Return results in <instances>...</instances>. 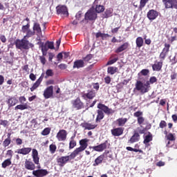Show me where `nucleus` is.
<instances>
[{
	"mask_svg": "<svg viewBox=\"0 0 177 177\" xmlns=\"http://www.w3.org/2000/svg\"><path fill=\"white\" fill-rule=\"evenodd\" d=\"M77 157V155L73 152H72L69 156H62L57 159V162H58L59 167H64L68 161L71 160H74Z\"/></svg>",
	"mask_w": 177,
	"mask_h": 177,
	"instance_id": "f257e3e1",
	"label": "nucleus"
},
{
	"mask_svg": "<svg viewBox=\"0 0 177 177\" xmlns=\"http://www.w3.org/2000/svg\"><path fill=\"white\" fill-rule=\"evenodd\" d=\"M88 142H89V140L85 138V139H82L80 141V147L77 148L73 153L76 155L78 156V154L82 151H84V150H85V149H86V147H88Z\"/></svg>",
	"mask_w": 177,
	"mask_h": 177,
	"instance_id": "f03ea898",
	"label": "nucleus"
},
{
	"mask_svg": "<svg viewBox=\"0 0 177 177\" xmlns=\"http://www.w3.org/2000/svg\"><path fill=\"white\" fill-rule=\"evenodd\" d=\"M17 49H28V41L27 39H23L21 40H17L15 42Z\"/></svg>",
	"mask_w": 177,
	"mask_h": 177,
	"instance_id": "7ed1b4c3",
	"label": "nucleus"
},
{
	"mask_svg": "<svg viewBox=\"0 0 177 177\" xmlns=\"http://www.w3.org/2000/svg\"><path fill=\"white\" fill-rule=\"evenodd\" d=\"M97 17V14H96V12L93 10H88L84 15L85 20H96Z\"/></svg>",
	"mask_w": 177,
	"mask_h": 177,
	"instance_id": "20e7f679",
	"label": "nucleus"
},
{
	"mask_svg": "<svg viewBox=\"0 0 177 177\" xmlns=\"http://www.w3.org/2000/svg\"><path fill=\"white\" fill-rule=\"evenodd\" d=\"M56 9L57 15L64 16V17H67V16H68V10H67V7H66V6H57Z\"/></svg>",
	"mask_w": 177,
	"mask_h": 177,
	"instance_id": "39448f33",
	"label": "nucleus"
},
{
	"mask_svg": "<svg viewBox=\"0 0 177 177\" xmlns=\"http://www.w3.org/2000/svg\"><path fill=\"white\" fill-rule=\"evenodd\" d=\"M135 89L140 91L142 93H147V92H149V88H147L140 81H137Z\"/></svg>",
	"mask_w": 177,
	"mask_h": 177,
	"instance_id": "423d86ee",
	"label": "nucleus"
},
{
	"mask_svg": "<svg viewBox=\"0 0 177 177\" xmlns=\"http://www.w3.org/2000/svg\"><path fill=\"white\" fill-rule=\"evenodd\" d=\"M73 109H76L77 110H81L82 107H84V104L81 102L80 98H77L71 102Z\"/></svg>",
	"mask_w": 177,
	"mask_h": 177,
	"instance_id": "0eeeda50",
	"label": "nucleus"
},
{
	"mask_svg": "<svg viewBox=\"0 0 177 177\" xmlns=\"http://www.w3.org/2000/svg\"><path fill=\"white\" fill-rule=\"evenodd\" d=\"M49 174L48 171H46V169H37V170H33L32 175L36 177H44L46 176Z\"/></svg>",
	"mask_w": 177,
	"mask_h": 177,
	"instance_id": "6e6552de",
	"label": "nucleus"
},
{
	"mask_svg": "<svg viewBox=\"0 0 177 177\" xmlns=\"http://www.w3.org/2000/svg\"><path fill=\"white\" fill-rule=\"evenodd\" d=\"M6 103L8 104V109H10V107H13V106H16L19 103V100L16 97L9 96Z\"/></svg>",
	"mask_w": 177,
	"mask_h": 177,
	"instance_id": "1a4fd4ad",
	"label": "nucleus"
},
{
	"mask_svg": "<svg viewBox=\"0 0 177 177\" xmlns=\"http://www.w3.org/2000/svg\"><path fill=\"white\" fill-rule=\"evenodd\" d=\"M66 138H67V131H66V130L62 129L57 133V139H58V140L63 141V140H66Z\"/></svg>",
	"mask_w": 177,
	"mask_h": 177,
	"instance_id": "9d476101",
	"label": "nucleus"
},
{
	"mask_svg": "<svg viewBox=\"0 0 177 177\" xmlns=\"http://www.w3.org/2000/svg\"><path fill=\"white\" fill-rule=\"evenodd\" d=\"M53 95V86H48L44 93V96L45 99H49Z\"/></svg>",
	"mask_w": 177,
	"mask_h": 177,
	"instance_id": "9b49d317",
	"label": "nucleus"
},
{
	"mask_svg": "<svg viewBox=\"0 0 177 177\" xmlns=\"http://www.w3.org/2000/svg\"><path fill=\"white\" fill-rule=\"evenodd\" d=\"M106 145L107 141L97 146L90 147V149H93L95 151H103V150L106 149V148L107 147Z\"/></svg>",
	"mask_w": 177,
	"mask_h": 177,
	"instance_id": "f8f14e48",
	"label": "nucleus"
},
{
	"mask_svg": "<svg viewBox=\"0 0 177 177\" xmlns=\"http://www.w3.org/2000/svg\"><path fill=\"white\" fill-rule=\"evenodd\" d=\"M147 16L149 20H156L158 17V12L154 10H151L147 12Z\"/></svg>",
	"mask_w": 177,
	"mask_h": 177,
	"instance_id": "ddd939ff",
	"label": "nucleus"
},
{
	"mask_svg": "<svg viewBox=\"0 0 177 177\" xmlns=\"http://www.w3.org/2000/svg\"><path fill=\"white\" fill-rule=\"evenodd\" d=\"M177 9V0H168L166 3V9Z\"/></svg>",
	"mask_w": 177,
	"mask_h": 177,
	"instance_id": "4468645a",
	"label": "nucleus"
},
{
	"mask_svg": "<svg viewBox=\"0 0 177 177\" xmlns=\"http://www.w3.org/2000/svg\"><path fill=\"white\" fill-rule=\"evenodd\" d=\"M97 109H100V110H101V111L102 112L104 111L105 114H111V109H110L109 106L103 104H99L97 105Z\"/></svg>",
	"mask_w": 177,
	"mask_h": 177,
	"instance_id": "2eb2a0df",
	"label": "nucleus"
},
{
	"mask_svg": "<svg viewBox=\"0 0 177 177\" xmlns=\"http://www.w3.org/2000/svg\"><path fill=\"white\" fill-rule=\"evenodd\" d=\"M25 168L29 171H34L35 169V165L32 162L26 160Z\"/></svg>",
	"mask_w": 177,
	"mask_h": 177,
	"instance_id": "dca6fc26",
	"label": "nucleus"
},
{
	"mask_svg": "<svg viewBox=\"0 0 177 177\" xmlns=\"http://www.w3.org/2000/svg\"><path fill=\"white\" fill-rule=\"evenodd\" d=\"M32 157L33 158L35 164H37L38 165V164H39V157H38V151H37V149H32Z\"/></svg>",
	"mask_w": 177,
	"mask_h": 177,
	"instance_id": "f3484780",
	"label": "nucleus"
},
{
	"mask_svg": "<svg viewBox=\"0 0 177 177\" xmlns=\"http://www.w3.org/2000/svg\"><path fill=\"white\" fill-rule=\"evenodd\" d=\"M124 132V129L122 128L119 127L111 130V133L113 136H120L122 135Z\"/></svg>",
	"mask_w": 177,
	"mask_h": 177,
	"instance_id": "a211bd4d",
	"label": "nucleus"
},
{
	"mask_svg": "<svg viewBox=\"0 0 177 177\" xmlns=\"http://www.w3.org/2000/svg\"><path fill=\"white\" fill-rule=\"evenodd\" d=\"M96 95V93L93 91H90L87 93H84L82 97L84 99H93Z\"/></svg>",
	"mask_w": 177,
	"mask_h": 177,
	"instance_id": "6ab92c4d",
	"label": "nucleus"
},
{
	"mask_svg": "<svg viewBox=\"0 0 177 177\" xmlns=\"http://www.w3.org/2000/svg\"><path fill=\"white\" fill-rule=\"evenodd\" d=\"M84 66V63L82 59H77L75 61L73 68H82Z\"/></svg>",
	"mask_w": 177,
	"mask_h": 177,
	"instance_id": "aec40b11",
	"label": "nucleus"
},
{
	"mask_svg": "<svg viewBox=\"0 0 177 177\" xmlns=\"http://www.w3.org/2000/svg\"><path fill=\"white\" fill-rule=\"evenodd\" d=\"M97 115L95 120V122H100L103 118H104V113H103V111L102 110H97Z\"/></svg>",
	"mask_w": 177,
	"mask_h": 177,
	"instance_id": "412c9836",
	"label": "nucleus"
},
{
	"mask_svg": "<svg viewBox=\"0 0 177 177\" xmlns=\"http://www.w3.org/2000/svg\"><path fill=\"white\" fill-rule=\"evenodd\" d=\"M81 127H82V128H84L85 129H88V131H90L91 129H95L97 127V125L89 123H82L81 124Z\"/></svg>",
	"mask_w": 177,
	"mask_h": 177,
	"instance_id": "4be33fe9",
	"label": "nucleus"
},
{
	"mask_svg": "<svg viewBox=\"0 0 177 177\" xmlns=\"http://www.w3.org/2000/svg\"><path fill=\"white\" fill-rule=\"evenodd\" d=\"M41 82H42V77H40L37 81L36 82L33 84V86L30 88V91L31 92H34V91H35V89L37 88H38L39 86V85H41Z\"/></svg>",
	"mask_w": 177,
	"mask_h": 177,
	"instance_id": "5701e85b",
	"label": "nucleus"
},
{
	"mask_svg": "<svg viewBox=\"0 0 177 177\" xmlns=\"http://www.w3.org/2000/svg\"><path fill=\"white\" fill-rule=\"evenodd\" d=\"M31 151V148H22L20 149H18V154H23L24 156H26V154H28Z\"/></svg>",
	"mask_w": 177,
	"mask_h": 177,
	"instance_id": "b1692460",
	"label": "nucleus"
},
{
	"mask_svg": "<svg viewBox=\"0 0 177 177\" xmlns=\"http://www.w3.org/2000/svg\"><path fill=\"white\" fill-rule=\"evenodd\" d=\"M162 68V62H159L152 66L153 71H160Z\"/></svg>",
	"mask_w": 177,
	"mask_h": 177,
	"instance_id": "393cba45",
	"label": "nucleus"
},
{
	"mask_svg": "<svg viewBox=\"0 0 177 177\" xmlns=\"http://www.w3.org/2000/svg\"><path fill=\"white\" fill-rule=\"evenodd\" d=\"M128 43H124L122 46H120L118 49L115 50L116 53H120L123 50H125L128 48Z\"/></svg>",
	"mask_w": 177,
	"mask_h": 177,
	"instance_id": "a878e982",
	"label": "nucleus"
},
{
	"mask_svg": "<svg viewBox=\"0 0 177 177\" xmlns=\"http://www.w3.org/2000/svg\"><path fill=\"white\" fill-rule=\"evenodd\" d=\"M107 37H111V36L109 34H104V33H102L100 32H97L95 34L96 38H102V39H106V38H107Z\"/></svg>",
	"mask_w": 177,
	"mask_h": 177,
	"instance_id": "bb28decb",
	"label": "nucleus"
},
{
	"mask_svg": "<svg viewBox=\"0 0 177 177\" xmlns=\"http://www.w3.org/2000/svg\"><path fill=\"white\" fill-rule=\"evenodd\" d=\"M33 31H37V34H39V32H41L42 30H41V26H39V24L38 22H35L33 25Z\"/></svg>",
	"mask_w": 177,
	"mask_h": 177,
	"instance_id": "cd10ccee",
	"label": "nucleus"
},
{
	"mask_svg": "<svg viewBox=\"0 0 177 177\" xmlns=\"http://www.w3.org/2000/svg\"><path fill=\"white\" fill-rule=\"evenodd\" d=\"M117 67L115 66H110L107 69V72L108 74H111V75H113V74H115V73H117Z\"/></svg>",
	"mask_w": 177,
	"mask_h": 177,
	"instance_id": "c85d7f7f",
	"label": "nucleus"
},
{
	"mask_svg": "<svg viewBox=\"0 0 177 177\" xmlns=\"http://www.w3.org/2000/svg\"><path fill=\"white\" fill-rule=\"evenodd\" d=\"M35 35V31L28 30V32H26V35L24 36V39H28V38Z\"/></svg>",
	"mask_w": 177,
	"mask_h": 177,
	"instance_id": "c756f323",
	"label": "nucleus"
},
{
	"mask_svg": "<svg viewBox=\"0 0 177 177\" xmlns=\"http://www.w3.org/2000/svg\"><path fill=\"white\" fill-rule=\"evenodd\" d=\"M27 109H28L27 104H19L15 107V110H27Z\"/></svg>",
	"mask_w": 177,
	"mask_h": 177,
	"instance_id": "7c9ffc66",
	"label": "nucleus"
},
{
	"mask_svg": "<svg viewBox=\"0 0 177 177\" xmlns=\"http://www.w3.org/2000/svg\"><path fill=\"white\" fill-rule=\"evenodd\" d=\"M104 156H100L95 160V163L93 164L94 167H96V165H99V164H102L103 162Z\"/></svg>",
	"mask_w": 177,
	"mask_h": 177,
	"instance_id": "2f4dec72",
	"label": "nucleus"
},
{
	"mask_svg": "<svg viewBox=\"0 0 177 177\" xmlns=\"http://www.w3.org/2000/svg\"><path fill=\"white\" fill-rule=\"evenodd\" d=\"M139 133H136L131 138L130 142L131 143H135V142H138L139 140Z\"/></svg>",
	"mask_w": 177,
	"mask_h": 177,
	"instance_id": "473e14b6",
	"label": "nucleus"
},
{
	"mask_svg": "<svg viewBox=\"0 0 177 177\" xmlns=\"http://www.w3.org/2000/svg\"><path fill=\"white\" fill-rule=\"evenodd\" d=\"M127 118H121L117 120V122H118L119 127H124V125H125V123L127 122Z\"/></svg>",
	"mask_w": 177,
	"mask_h": 177,
	"instance_id": "72a5a7b5",
	"label": "nucleus"
},
{
	"mask_svg": "<svg viewBox=\"0 0 177 177\" xmlns=\"http://www.w3.org/2000/svg\"><path fill=\"white\" fill-rule=\"evenodd\" d=\"M136 46L138 48H142L143 46V38L139 37L136 39Z\"/></svg>",
	"mask_w": 177,
	"mask_h": 177,
	"instance_id": "f704fd0d",
	"label": "nucleus"
},
{
	"mask_svg": "<svg viewBox=\"0 0 177 177\" xmlns=\"http://www.w3.org/2000/svg\"><path fill=\"white\" fill-rule=\"evenodd\" d=\"M12 161L10 160V158L6 159L1 164L2 168H6V167H9V165H11Z\"/></svg>",
	"mask_w": 177,
	"mask_h": 177,
	"instance_id": "c9c22d12",
	"label": "nucleus"
},
{
	"mask_svg": "<svg viewBox=\"0 0 177 177\" xmlns=\"http://www.w3.org/2000/svg\"><path fill=\"white\" fill-rule=\"evenodd\" d=\"M96 13H102V12H104V6L102 5H97L95 7Z\"/></svg>",
	"mask_w": 177,
	"mask_h": 177,
	"instance_id": "e433bc0d",
	"label": "nucleus"
},
{
	"mask_svg": "<svg viewBox=\"0 0 177 177\" xmlns=\"http://www.w3.org/2000/svg\"><path fill=\"white\" fill-rule=\"evenodd\" d=\"M113 13V10L111 9H108L105 11L104 14V17L107 19L109 17H111V14Z\"/></svg>",
	"mask_w": 177,
	"mask_h": 177,
	"instance_id": "4c0bfd02",
	"label": "nucleus"
},
{
	"mask_svg": "<svg viewBox=\"0 0 177 177\" xmlns=\"http://www.w3.org/2000/svg\"><path fill=\"white\" fill-rule=\"evenodd\" d=\"M151 140H153V136H151V134H148L145 136L144 143L146 145V143H149V142H151Z\"/></svg>",
	"mask_w": 177,
	"mask_h": 177,
	"instance_id": "58836bf2",
	"label": "nucleus"
},
{
	"mask_svg": "<svg viewBox=\"0 0 177 177\" xmlns=\"http://www.w3.org/2000/svg\"><path fill=\"white\" fill-rule=\"evenodd\" d=\"M12 143V140L9 138H6L5 140L3 142V147H8L9 145Z\"/></svg>",
	"mask_w": 177,
	"mask_h": 177,
	"instance_id": "ea45409f",
	"label": "nucleus"
},
{
	"mask_svg": "<svg viewBox=\"0 0 177 177\" xmlns=\"http://www.w3.org/2000/svg\"><path fill=\"white\" fill-rule=\"evenodd\" d=\"M30 30V24H27L25 26H22L21 31L22 32H27Z\"/></svg>",
	"mask_w": 177,
	"mask_h": 177,
	"instance_id": "a19ab883",
	"label": "nucleus"
},
{
	"mask_svg": "<svg viewBox=\"0 0 177 177\" xmlns=\"http://www.w3.org/2000/svg\"><path fill=\"white\" fill-rule=\"evenodd\" d=\"M169 48H171V45L168 44H165V48L162 50V52L166 53H168V52H169Z\"/></svg>",
	"mask_w": 177,
	"mask_h": 177,
	"instance_id": "79ce46f5",
	"label": "nucleus"
},
{
	"mask_svg": "<svg viewBox=\"0 0 177 177\" xmlns=\"http://www.w3.org/2000/svg\"><path fill=\"white\" fill-rule=\"evenodd\" d=\"M49 149L51 154H55V151H56L57 147L55 145L52 144L50 145Z\"/></svg>",
	"mask_w": 177,
	"mask_h": 177,
	"instance_id": "37998d69",
	"label": "nucleus"
},
{
	"mask_svg": "<svg viewBox=\"0 0 177 177\" xmlns=\"http://www.w3.org/2000/svg\"><path fill=\"white\" fill-rule=\"evenodd\" d=\"M50 133V129L49 128H46L44 129V131L41 132V135L44 136H46V135H49Z\"/></svg>",
	"mask_w": 177,
	"mask_h": 177,
	"instance_id": "c03bdc74",
	"label": "nucleus"
},
{
	"mask_svg": "<svg viewBox=\"0 0 177 177\" xmlns=\"http://www.w3.org/2000/svg\"><path fill=\"white\" fill-rule=\"evenodd\" d=\"M46 44L48 49H55V45L53 44V41H46Z\"/></svg>",
	"mask_w": 177,
	"mask_h": 177,
	"instance_id": "a18cd8bd",
	"label": "nucleus"
},
{
	"mask_svg": "<svg viewBox=\"0 0 177 177\" xmlns=\"http://www.w3.org/2000/svg\"><path fill=\"white\" fill-rule=\"evenodd\" d=\"M77 146V142L74 140H71L69 143V149H74Z\"/></svg>",
	"mask_w": 177,
	"mask_h": 177,
	"instance_id": "49530a36",
	"label": "nucleus"
},
{
	"mask_svg": "<svg viewBox=\"0 0 177 177\" xmlns=\"http://www.w3.org/2000/svg\"><path fill=\"white\" fill-rule=\"evenodd\" d=\"M118 60V58H114L113 59H111L106 63V66H110L111 64H114Z\"/></svg>",
	"mask_w": 177,
	"mask_h": 177,
	"instance_id": "de8ad7c7",
	"label": "nucleus"
},
{
	"mask_svg": "<svg viewBox=\"0 0 177 177\" xmlns=\"http://www.w3.org/2000/svg\"><path fill=\"white\" fill-rule=\"evenodd\" d=\"M149 0H140V8H145Z\"/></svg>",
	"mask_w": 177,
	"mask_h": 177,
	"instance_id": "09e8293b",
	"label": "nucleus"
},
{
	"mask_svg": "<svg viewBox=\"0 0 177 177\" xmlns=\"http://www.w3.org/2000/svg\"><path fill=\"white\" fill-rule=\"evenodd\" d=\"M143 122H145V118L143 117H139L138 118V123L140 124V125H142V124H143Z\"/></svg>",
	"mask_w": 177,
	"mask_h": 177,
	"instance_id": "8fccbe9b",
	"label": "nucleus"
},
{
	"mask_svg": "<svg viewBox=\"0 0 177 177\" xmlns=\"http://www.w3.org/2000/svg\"><path fill=\"white\" fill-rule=\"evenodd\" d=\"M149 69H142L141 71H140V74H142V75H147V74H149Z\"/></svg>",
	"mask_w": 177,
	"mask_h": 177,
	"instance_id": "3c124183",
	"label": "nucleus"
},
{
	"mask_svg": "<svg viewBox=\"0 0 177 177\" xmlns=\"http://www.w3.org/2000/svg\"><path fill=\"white\" fill-rule=\"evenodd\" d=\"M167 140H171V142L175 140V137H174V134L173 133H169L167 136Z\"/></svg>",
	"mask_w": 177,
	"mask_h": 177,
	"instance_id": "603ef678",
	"label": "nucleus"
},
{
	"mask_svg": "<svg viewBox=\"0 0 177 177\" xmlns=\"http://www.w3.org/2000/svg\"><path fill=\"white\" fill-rule=\"evenodd\" d=\"M46 74L47 77H52V75H53V72L51 69H48L46 72Z\"/></svg>",
	"mask_w": 177,
	"mask_h": 177,
	"instance_id": "864d4df0",
	"label": "nucleus"
},
{
	"mask_svg": "<svg viewBox=\"0 0 177 177\" xmlns=\"http://www.w3.org/2000/svg\"><path fill=\"white\" fill-rule=\"evenodd\" d=\"M149 82L150 84H154V82H157V78L154 76L151 77H150Z\"/></svg>",
	"mask_w": 177,
	"mask_h": 177,
	"instance_id": "5fc2aeb1",
	"label": "nucleus"
},
{
	"mask_svg": "<svg viewBox=\"0 0 177 177\" xmlns=\"http://www.w3.org/2000/svg\"><path fill=\"white\" fill-rule=\"evenodd\" d=\"M167 127V122L164 120H162L160 123V128H165Z\"/></svg>",
	"mask_w": 177,
	"mask_h": 177,
	"instance_id": "6e6d98bb",
	"label": "nucleus"
},
{
	"mask_svg": "<svg viewBox=\"0 0 177 177\" xmlns=\"http://www.w3.org/2000/svg\"><path fill=\"white\" fill-rule=\"evenodd\" d=\"M19 100L21 104H24V102H25L27 100L24 97V96H21V97H19Z\"/></svg>",
	"mask_w": 177,
	"mask_h": 177,
	"instance_id": "4d7b16f0",
	"label": "nucleus"
},
{
	"mask_svg": "<svg viewBox=\"0 0 177 177\" xmlns=\"http://www.w3.org/2000/svg\"><path fill=\"white\" fill-rule=\"evenodd\" d=\"M15 141H16V144L18 146H20V145H23V140H21V138H17Z\"/></svg>",
	"mask_w": 177,
	"mask_h": 177,
	"instance_id": "13d9d810",
	"label": "nucleus"
},
{
	"mask_svg": "<svg viewBox=\"0 0 177 177\" xmlns=\"http://www.w3.org/2000/svg\"><path fill=\"white\" fill-rule=\"evenodd\" d=\"M92 57H93V55H88L86 57H84V60L85 62H89V60H91V59H92Z\"/></svg>",
	"mask_w": 177,
	"mask_h": 177,
	"instance_id": "bf43d9fd",
	"label": "nucleus"
},
{
	"mask_svg": "<svg viewBox=\"0 0 177 177\" xmlns=\"http://www.w3.org/2000/svg\"><path fill=\"white\" fill-rule=\"evenodd\" d=\"M81 16H82V12L81 11H79L76 15H75V17L77 20H80V19H81Z\"/></svg>",
	"mask_w": 177,
	"mask_h": 177,
	"instance_id": "052dcab7",
	"label": "nucleus"
},
{
	"mask_svg": "<svg viewBox=\"0 0 177 177\" xmlns=\"http://www.w3.org/2000/svg\"><path fill=\"white\" fill-rule=\"evenodd\" d=\"M142 114L143 113H142L141 111H137L134 113V117H138V118H139V117H142L140 115H142Z\"/></svg>",
	"mask_w": 177,
	"mask_h": 177,
	"instance_id": "680f3d73",
	"label": "nucleus"
},
{
	"mask_svg": "<svg viewBox=\"0 0 177 177\" xmlns=\"http://www.w3.org/2000/svg\"><path fill=\"white\" fill-rule=\"evenodd\" d=\"M57 59H58V62H60L62 59H63V53H59L57 55Z\"/></svg>",
	"mask_w": 177,
	"mask_h": 177,
	"instance_id": "e2e57ef3",
	"label": "nucleus"
},
{
	"mask_svg": "<svg viewBox=\"0 0 177 177\" xmlns=\"http://www.w3.org/2000/svg\"><path fill=\"white\" fill-rule=\"evenodd\" d=\"M59 68L61 70H66V68H67V65H66L65 64H61L59 66Z\"/></svg>",
	"mask_w": 177,
	"mask_h": 177,
	"instance_id": "0e129e2a",
	"label": "nucleus"
},
{
	"mask_svg": "<svg viewBox=\"0 0 177 177\" xmlns=\"http://www.w3.org/2000/svg\"><path fill=\"white\" fill-rule=\"evenodd\" d=\"M29 77L32 81H35V80H37V77L34 73H30Z\"/></svg>",
	"mask_w": 177,
	"mask_h": 177,
	"instance_id": "69168bd1",
	"label": "nucleus"
},
{
	"mask_svg": "<svg viewBox=\"0 0 177 177\" xmlns=\"http://www.w3.org/2000/svg\"><path fill=\"white\" fill-rule=\"evenodd\" d=\"M39 58H40L41 63H42L43 64H45L46 63V59H45V57L41 56V57H39Z\"/></svg>",
	"mask_w": 177,
	"mask_h": 177,
	"instance_id": "338daca9",
	"label": "nucleus"
},
{
	"mask_svg": "<svg viewBox=\"0 0 177 177\" xmlns=\"http://www.w3.org/2000/svg\"><path fill=\"white\" fill-rule=\"evenodd\" d=\"M104 81L106 84H110V82H111V78L107 76L104 78Z\"/></svg>",
	"mask_w": 177,
	"mask_h": 177,
	"instance_id": "774afa93",
	"label": "nucleus"
}]
</instances>
